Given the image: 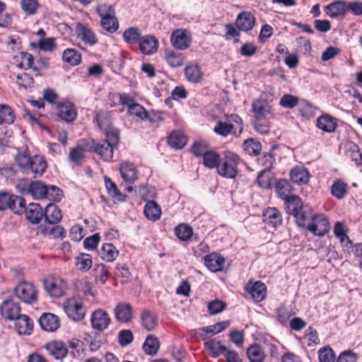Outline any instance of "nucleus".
Instances as JSON below:
<instances>
[{"label":"nucleus","mask_w":362,"mask_h":362,"mask_svg":"<svg viewBox=\"0 0 362 362\" xmlns=\"http://www.w3.org/2000/svg\"><path fill=\"white\" fill-rule=\"evenodd\" d=\"M187 136L180 131H175L170 134L168 137V144L170 146L181 149L187 144Z\"/></svg>","instance_id":"obj_38"},{"label":"nucleus","mask_w":362,"mask_h":362,"mask_svg":"<svg viewBox=\"0 0 362 362\" xmlns=\"http://www.w3.org/2000/svg\"><path fill=\"white\" fill-rule=\"evenodd\" d=\"M119 171L123 180L129 183H133L137 180V170L133 163L124 162L121 163Z\"/></svg>","instance_id":"obj_24"},{"label":"nucleus","mask_w":362,"mask_h":362,"mask_svg":"<svg viewBox=\"0 0 362 362\" xmlns=\"http://www.w3.org/2000/svg\"><path fill=\"white\" fill-rule=\"evenodd\" d=\"M170 42L176 49L185 50L190 47L192 37L185 30L177 29L171 34Z\"/></svg>","instance_id":"obj_7"},{"label":"nucleus","mask_w":362,"mask_h":362,"mask_svg":"<svg viewBox=\"0 0 362 362\" xmlns=\"http://www.w3.org/2000/svg\"><path fill=\"white\" fill-rule=\"evenodd\" d=\"M64 310L67 316L74 321L83 320L86 313V310L81 299L71 298L64 303Z\"/></svg>","instance_id":"obj_5"},{"label":"nucleus","mask_w":362,"mask_h":362,"mask_svg":"<svg viewBox=\"0 0 362 362\" xmlns=\"http://www.w3.org/2000/svg\"><path fill=\"white\" fill-rule=\"evenodd\" d=\"M99 255L103 260L112 262L118 255V251L112 244L105 243L102 246Z\"/></svg>","instance_id":"obj_40"},{"label":"nucleus","mask_w":362,"mask_h":362,"mask_svg":"<svg viewBox=\"0 0 362 362\" xmlns=\"http://www.w3.org/2000/svg\"><path fill=\"white\" fill-rule=\"evenodd\" d=\"M93 264L92 257L88 254L81 253L76 258L77 269L81 272L88 271Z\"/></svg>","instance_id":"obj_47"},{"label":"nucleus","mask_w":362,"mask_h":362,"mask_svg":"<svg viewBox=\"0 0 362 362\" xmlns=\"http://www.w3.org/2000/svg\"><path fill=\"white\" fill-rule=\"evenodd\" d=\"M165 59L170 66L177 68L184 64L185 57L182 53L170 51L166 52Z\"/></svg>","instance_id":"obj_42"},{"label":"nucleus","mask_w":362,"mask_h":362,"mask_svg":"<svg viewBox=\"0 0 362 362\" xmlns=\"http://www.w3.org/2000/svg\"><path fill=\"white\" fill-rule=\"evenodd\" d=\"M243 148L247 154L256 156L259 155L262 151V144L259 141L250 139L244 141Z\"/></svg>","instance_id":"obj_46"},{"label":"nucleus","mask_w":362,"mask_h":362,"mask_svg":"<svg viewBox=\"0 0 362 362\" xmlns=\"http://www.w3.org/2000/svg\"><path fill=\"white\" fill-rule=\"evenodd\" d=\"M204 261L206 267L213 272L221 271L225 263L223 257L216 252L206 255Z\"/></svg>","instance_id":"obj_18"},{"label":"nucleus","mask_w":362,"mask_h":362,"mask_svg":"<svg viewBox=\"0 0 362 362\" xmlns=\"http://www.w3.org/2000/svg\"><path fill=\"white\" fill-rule=\"evenodd\" d=\"M262 218L265 225L272 228H276L282 223L281 214L274 207L267 208L262 214Z\"/></svg>","instance_id":"obj_11"},{"label":"nucleus","mask_w":362,"mask_h":362,"mask_svg":"<svg viewBox=\"0 0 362 362\" xmlns=\"http://www.w3.org/2000/svg\"><path fill=\"white\" fill-rule=\"evenodd\" d=\"M102 27L109 33H113L119 28V22L115 16L101 18Z\"/></svg>","instance_id":"obj_56"},{"label":"nucleus","mask_w":362,"mask_h":362,"mask_svg":"<svg viewBox=\"0 0 362 362\" xmlns=\"http://www.w3.org/2000/svg\"><path fill=\"white\" fill-rule=\"evenodd\" d=\"M348 156L354 161L357 166L361 165L362 163V153L359 146L354 144L351 143L349 146Z\"/></svg>","instance_id":"obj_53"},{"label":"nucleus","mask_w":362,"mask_h":362,"mask_svg":"<svg viewBox=\"0 0 362 362\" xmlns=\"http://www.w3.org/2000/svg\"><path fill=\"white\" fill-rule=\"evenodd\" d=\"M46 222L49 224H57L62 218L60 209L55 204H48L43 212Z\"/></svg>","instance_id":"obj_22"},{"label":"nucleus","mask_w":362,"mask_h":362,"mask_svg":"<svg viewBox=\"0 0 362 362\" xmlns=\"http://www.w3.org/2000/svg\"><path fill=\"white\" fill-rule=\"evenodd\" d=\"M98 13H99L101 18L103 17H111L115 16V8L112 5L107 2L100 4L97 8Z\"/></svg>","instance_id":"obj_63"},{"label":"nucleus","mask_w":362,"mask_h":362,"mask_svg":"<svg viewBox=\"0 0 362 362\" xmlns=\"http://www.w3.org/2000/svg\"><path fill=\"white\" fill-rule=\"evenodd\" d=\"M177 237L182 241H187L191 238L193 230L186 224H180L175 230Z\"/></svg>","instance_id":"obj_54"},{"label":"nucleus","mask_w":362,"mask_h":362,"mask_svg":"<svg viewBox=\"0 0 362 362\" xmlns=\"http://www.w3.org/2000/svg\"><path fill=\"white\" fill-rule=\"evenodd\" d=\"M252 109L254 113V118L270 117L273 112L272 105L263 99L253 101Z\"/></svg>","instance_id":"obj_16"},{"label":"nucleus","mask_w":362,"mask_h":362,"mask_svg":"<svg viewBox=\"0 0 362 362\" xmlns=\"http://www.w3.org/2000/svg\"><path fill=\"white\" fill-rule=\"evenodd\" d=\"M45 291L53 298H60L65 294L66 282L60 276H49L43 281Z\"/></svg>","instance_id":"obj_4"},{"label":"nucleus","mask_w":362,"mask_h":362,"mask_svg":"<svg viewBox=\"0 0 362 362\" xmlns=\"http://www.w3.org/2000/svg\"><path fill=\"white\" fill-rule=\"evenodd\" d=\"M48 186L43 185L41 182H30L25 188H19V192L23 194H30L35 199H42L46 197Z\"/></svg>","instance_id":"obj_9"},{"label":"nucleus","mask_w":362,"mask_h":362,"mask_svg":"<svg viewBox=\"0 0 362 362\" xmlns=\"http://www.w3.org/2000/svg\"><path fill=\"white\" fill-rule=\"evenodd\" d=\"M185 76L191 83H199L203 78V73L197 64H188L185 69Z\"/></svg>","instance_id":"obj_31"},{"label":"nucleus","mask_w":362,"mask_h":362,"mask_svg":"<svg viewBox=\"0 0 362 362\" xmlns=\"http://www.w3.org/2000/svg\"><path fill=\"white\" fill-rule=\"evenodd\" d=\"M247 355L250 362H264L265 358L262 348L257 344L250 346L247 350Z\"/></svg>","instance_id":"obj_44"},{"label":"nucleus","mask_w":362,"mask_h":362,"mask_svg":"<svg viewBox=\"0 0 362 362\" xmlns=\"http://www.w3.org/2000/svg\"><path fill=\"white\" fill-rule=\"evenodd\" d=\"M290 177L295 184L305 185L309 181L310 173L303 166H296L291 170Z\"/></svg>","instance_id":"obj_20"},{"label":"nucleus","mask_w":362,"mask_h":362,"mask_svg":"<svg viewBox=\"0 0 362 362\" xmlns=\"http://www.w3.org/2000/svg\"><path fill=\"white\" fill-rule=\"evenodd\" d=\"M16 296L22 302L31 304L37 300V291L35 286L28 281L20 282L14 289Z\"/></svg>","instance_id":"obj_6"},{"label":"nucleus","mask_w":362,"mask_h":362,"mask_svg":"<svg viewBox=\"0 0 362 362\" xmlns=\"http://www.w3.org/2000/svg\"><path fill=\"white\" fill-rule=\"evenodd\" d=\"M159 348L160 341L154 335H148L143 344L144 351L145 354L150 356L156 355Z\"/></svg>","instance_id":"obj_37"},{"label":"nucleus","mask_w":362,"mask_h":362,"mask_svg":"<svg viewBox=\"0 0 362 362\" xmlns=\"http://www.w3.org/2000/svg\"><path fill=\"white\" fill-rule=\"evenodd\" d=\"M141 52L150 55L154 54L158 49V41L152 35L142 36L139 42Z\"/></svg>","instance_id":"obj_19"},{"label":"nucleus","mask_w":362,"mask_h":362,"mask_svg":"<svg viewBox=\"0 0 362 362\" xmlns=\"http://www.w3.org/2000/svg\"><path fill=\"white\" fill-rule=\"evenodd\" d=\"M27 219L33 224L38 223L43 217V211L40 204L30 203L25 209Z\"/></svg>","instance_id":"obj_27"},{"label":"nucleus","mask_w":362,"mask_h":362,"mask_svg":"<svg viewBox=\"0 0 362 362\" xmlns=\"http://www.w3.org/2000/svg\"><path fill=\"white\" fill-rule=\"evenodd\" d=\"M245 289L255 302H261L265 298L267 295V286L260 281L253 284L248 282L245 285Z\"/></svg>","instance_id":"obj_13"},{"label":"nucleus","mask_w":362,"mask_h":362,"mask_svg":"<svg viewBox=\"0 0 362 362\" xmlns=\"http://www.w3.org/2000/svg\"><path fill=\"white\" fill-rule=\"evenodd\" d=\"M104 181L108 194L113 199L119 202H124L126 200V195L120 192L116 184L108 176H104Z\"/></svg>","instance_id":"obj_35"},{"label":"nucleus","mask_w":362,"mask_h":362,"mask_svg":"<svg viewBox=\"0 0 362 362\" xmlns=\"http://www.w3.org/2000/svg\"><path fill=\"white\" fill-rule=\"evenodd\" d=\"M63 60L73 66L78 65L81 61V56L74 49H66L63 52Z\"/></svg>","instance_id":"obj_50"},{"label":"nucleus","mask_w":362,"mask_h":362,"mask_svg":"<svg viewBox=\"0 0 362 362\" xmlns=\"http://www.w3.org/2000/svg\"><path fill=\"white\" fill-rule=\"evenodd\" d=\"M286 212L293 216L298 226L307 228L314 235H317L316 214L308 206H303L301 199L296 195H291L284 200Z\"/></svg>","instance_id":"obj_1"},{"label":"nucleus","mask_w":362,"mask_h":362,"mask_svg":"<svg viewBox=\"0 0 362 362\" xmlns=\"http://www.w3.org/2000/svg\"><path fill=\"white\" fill-rule=\"evenodd\" d=\"M358 359L357 355L351 350H347L341 352L336 362H356Z\"/></svg>","instance_id":"obj_64"},{"label":"nucleus","mask_w":362,"mask_h":362,"mask_svg":"<svg viewBox=\"0 0 362 362\" xmlns=\"http://www.w3.org/2000/svg\"><path fill=\"white\" fill-rule=\"evenodd\" d=\"M221 162L220 156L214 151H208L203 156V163L204 165L209 168L218 169V166Z\"/></svg>","instance_id":"obj_49"},{"label":"nucleus","mask_w":362,"mask_h":362,"mask_svg":"<svg viewBox=\"0 0 362 362\" xmlns=\"http://www.w3.org/2000/svg\"><path fill=\"white\" fill-rule=\"evenodd\" d=\"M229 325L230 321H222L211 326L201 327L197 329V332H199V336L202 338V339H206V335L208 334H218L226 329Z\"/></svg>","instance_id":"obj_23"},{"label":"nucleus","mask_w":362,"mask_h":362,"mask_svg":"<svg viewBox=\"0 0 362 362\" xmlns=\"http://www.w3.org/2000/svg\"><path fill=\"white\" fill-rule=\"evenodd\" d=\"M255 23V18L248 12H242L236 19V25L240 30L248 31L252 29Z\"/></svg>","instance_id":"obj_25"},{"label":"nucleus","mask_w":362,"mask_h":362,"mask_svg":"<svg viewBox=\"0 0 362 362\" xmlns=\"http://www.w3.org/2000/svg\"><path fill=\"white\" fill-rule=\"evenodd\" d=\"M15 160L19 168L30 170L34 177L42 175L47 166L45 159L40 156L31 157L26 153H20L16 155Z\"/></svg>","instance_id":"obj_2"},{"label":"nucleus","mask_w":362,"mask_h":362,"mask_svg":"<svg viewBox=\"0 0 362 362\" xmlns=\"http://www.w3.org/2000/svg\"><path fill=\"white\" fill-rule=\"evenodd\" d=\"M114 314L117 322L128 323L133 317L132 307L129 303H119L115 308Z\"/></svg>","instance_id":"obj_15"},{"label":"nucleus","mask_w":362,"mask_h":362,"mask_svg":"<svg viewBox=\"0 0 362 362\" xmlns=\"http://www.w3.org/2000/svg\"><path fill=\"white\" fill-rule=\"evenodd\" d=\"M38 322L41 328L46 332H54L60 326L58 316L52 313L42 314Z\"/></svg>","instance_id":"obj_17"},{"label":"nucleus","mask_w":362,"mask_h":362,"mask_svg":"<svg viewBox=\"0 0 362 362\" xmlns=\"http://www.w3.org/2000/svg\"><path fill=\"white\" fill-rule=\"evenodd\" d=\"M42 232L53 238L63 239L65 237V230L60 226L45 227Z\"/></svg>","instance_id":"obj_58"},{"label":"nucleus","mask_w":362,"mask_h":362,"mask_svg":"<svg viewBox=\"0 0 362 362\" xmlns=\"http://www.w3.org/2000/svg\"><path fill=\"white\" fill-rule=\"evenodd\" d=\"M238 162L239 158L236 154L230 151L226 152L218 166V174L228 178H234L238 173Z\"/></svg>","instance_id":"obj_3"},{"label":"nucleus","mask_w":362,"mask_h":362,"mask_svg":"<svg viewBox=\"0 0 362 362\" xmlns=\"http://www.w3.org/2000/svg\"><path fill=\"white\" fill-rule=\"evenodd\" d=\"M90 321L93 329L103 331L109 327L110 318L105 310L99 309L92 313Z\"/></svg>","instance_id":"obj_12"},{"label":"nucleus","mask_w":362,"mask_h":362,"mask_svg":"<svg viewBox=\"0 0 362 362\" xmlns=\"http://www.w3.org/2000/svg\"><path fill=\"white\" fill-rule=\"evenodd\" d=\"M347 230L344 225L337 221L334 227V233L335 236L339 240L340 243L343 247L349 248L351 247V240L346 235Z\"/></svg>","instance_id":"obj_32"},{"label":"nucleus","mask_w":362,"mask_h":362,"mask_svg":"<svg viewBox=\"0 0 362 362\" xmlns=\"http://www.w3.org/2000/svg\"><path fill=\"white\" fill-rule=\"evenodd\" d=\"M318 360L320 362H334L336 355L330 346H325L318 351Z\"/></svg>","instance_id":"obj_55"},{"label":"nucleus","mask_w":362,"mask_h":362,"mask_svg":"<svg viewBox=\"0 0 362 362\" xmlns=\"http://www.w3.org/2000/svg\"><path fill=\"white\" fill-rule=\"evenodd\" d=\"M63 191L54 185H49L46 197L49 200L59 202L63 197Z\"/></svg>","instance_id":"obj_62"},{"label":"nucleus","mask_w":362,"mask_h":362,"mask_svg":"<svg viewBox=\"0 0 362 362\" xmlns=\"http://www.w3.org/2000/svg\"><path fill=\"white\" fill-rule=\"evenodd\" d=\"M16 209V196L8 192H0V211Z\"/></svg>","instance_id":"obj_39"},{"label":"nucleus","mask_w":362,"mask_h":362,"mask_svg":"<svg viewBox=\"0 0 362 362\" xmlns=\"http://www.w3.org/2000/svg\"><path fill=\"white\" fill-rule=\"evenodd\" d=\"M205 347L212 357H218L226 351V347L220 341L210 339L204 343Z\"/></svg>","instance_id":"obj_36"},{"label":"nucleus","mask_w":362,"mask_h":362,"mask_svg":"<svg viewBox=\"0 0 362 362\" xmlns=\"http://www.w3.org/2000/svg\"><path fill=\"white\" fill-rule=\"evenodd\" d=\"M57 109L58 116L67 122H73L77 117L75 105L70 102L59 103Z\"/></svg>","instance_id":"obj_14"},{"label":"nucleus","mask_w":362,"mask_h":362,"mask_svg":"<svg viewBox=\"0 0 362 362\" xmlns=\"http://www.w3.org/2000/svg\"><path fill=\"white\" fill-rule=\"evenodd\" d=\"M257 182L262 188H270L272 185V174L268 170H262L257 177Z\"/></svg>","instance_id":"obj_60"},{"label":"nucleus","mask_w":362,"mask_h":362,"mask_svg":"<svg viewBox=\"0 0 362 362\" xmlns=\"http://www.w3.org/2000/svg\"><path fill=\"white\" fill-rule=\"evenodd\" d=\"M95 119L100 129L104 132L112 128V121L107 112L99 111L96 113Z\"/></svg>","instance_id":"obj_51"},{"label":"nucleus","mask_w":362,"mask_h":362,"mask_svg":"<svg viewBox=\"0 0 362 362\" xmlns=\"http://www.w3.org/2000/svg\"><path fill=\"white\" fill-rule=\"evenodd\" d=\"M346 1H332L325 8L327 15L332 18L344 16L348 9Z\"/></svg>","instance_id":"obj_33"},{"label":"nucleus","mask_w":362,"mask_h":362,"mask_svg":"<svg viewBox=\"0 0 362 362\" xmlns=\"http://www.w3.org/2000/svg\"><path fill=\"white\" fill-rule=\"evenodd\" d=\"M14 119L15 115L11 107L7 105H0V124H12Z\"/></svg>","instance_id":"obj_52"},{"label":"nucleus","mask_w":362,"mask_h":362,"mask_svg":"<svg viewBox=\"0 0 362 362\" xmlns=\"http://www.w3.org/2000/svg\"><path fill=\"white\" fill-rule=\"evenodd\" d=\"M348 185L344 180L337 179L333 182L330 192L334 197L341 200L346 197L348 194Z\"/></svg>","instance_id":"obj_30"},{"label":"nucleus","mask_w":362,"mask_h":362,"mask_svg":"<svg viewBox=\"0 0 362 362\" xmlns=\"http://www.w3.org/2000/svg\"><path fill=\"white\" fill-rule=\"evenodd\" d=\"M115 147L112 146L108 142L102 141V143L96 144L94 146V151L100 156L101 159L105 161H110L113 156V149Z\"/></svg>","instance_id":"obj_28"},{"label":"nucleus","mask_w":362,"mask_h":362,"mask_svg":"<svg viewBox=\"0 0 362 362\" xmlns=\"http://www.w3.org/2000/svg\"><path fill=\"white\" fill-rule=\"evenodd\" d=\"M93 272L96 280L99 279L103 284L106 282L110 273L105 264H98L95 265Z\"/></svg>","instance_id":"obj_57"},{"label":"nucleus","mask_w":362,"mask_h":362,"mask_svg":"<svg viewBox=\"0 0 362 362\" xmlns=\"http://www.w3.org/2000/svg\"><path fill=\"white\" fill-rule=\"evenodd\" d=\"M15 320L19 334H30L31 333L33 329V323L28 316L20 314Z\"/></svg>","instance_id":"obj_29"},{"label":"nucleus","mask_w":362,"mask_h":362,"mask_svg":"<svg viewBox=\"0 0 362 362\" xmlns=\"http://www.w3.org/2000/svg\"><path fill=\"white\" fill-rule=\"evenodd\" d=\"M106 139L103 141L108 142L114 147H117L119 141V132L116 128H111L105 132Z\"/></svg>","instance_id":"obj_59"},{"label":"nucleus","mask_w":362,"mask_h":362,"mask_svg":"<svg viewBox=\"0 0 362 362\" xmlns=\"http://www.w3.org/2000/svg\"><path fill=\"white\" fill-rule=\"evenodd\" d=\"M134 339V334L130 329H122L118 333V342L122 346L131 344Z\"/></svg>","instance_id":"obj_61"},{"label":"nucleus","mask_w":362,"mask_h":362,"mask_svg":"<svg viewBox=\"0 0 362 362\" xmlns=\"http://www.w3.org/2000/svg\"><path fill=\"white\" fill-rule=\"evenodd\" d=\"M21 308L13 299H7L2 302L0 306L1 316L9 320H15L20 315Z\"/></svg>","instance_id":"obj_10"},{"label":"nucleus","mask_w":362,"mask_h":362,"mask_svg":"<svg viewBox=\"0 0 362 362\" xmlns=\"http://www.w3.org/2000/svg\"><path fill=\"white\" fill-rule=\"evenodd\" d=\"M45 348L48 353L56 359H62L67 354V349L61 341H50L46 344Z\"/></svg>","instance_id":"obj_26"},{"label":"nucleus","mask_w":362,"mask_h":362,"mask_svg":"<svg viewBox=\"0 0 362 362\" xmlns=\"http://www.w3.org/2000/svg\"><path fill=\"white\" fill-rule=\"evenodd\" d=\"M76 36L85 45L93 46L98 42V38L95 33L88 26L81 23L76 25Z\"/></svg>","instance_id":"obj_8"},{"label":"nucleus","mask_w":362,"mask_h":362,"mask_svg":"<svg viewBox=\"0 0 362 362\" xmlns=\"http://www.w3.org/2000/svg\"><path fill=\"white\" fill-rule=\"evenodd\" d=\"M141 33L138 28L131 27L123 33L124 40L130 45H134L139 42L141 37Z\"/></svg>","instance_id":"obj_45"},{"label":"nucleus","mask_w":362,"mask_h":362,"mask_svg":"<svg viewBox=\"0 0 362 362\" xmlns=\"http://www.w3.org/2000/svg\"><path fill=\"white\" fill-rule=\"evenodd\" d=\"M142 327L148 330H153L158 325V317L156 315L149 310H144L141 315Z\"/></svg>","instance_id":"obj_34"},{"label":"nucleus","mask_w":362,"mask_h":362,"mask_svg":"<svg viewBox=\"0 0 362 362\" xmlns=\"http://www.w3.org/2000/svg\"><path fill=\"white\" fill-rule=\"evenodd\" d=\"M337 127V120L335 117L328 114H323L318 117V129L323 132L332 133L335 132Z\"/></svg>","instance_id":"obj_21"},{"label":"nucleus","mask_w":362,"mask_h":362,"mask_svg":"<svg viewBox=\"0 0 362 362\" xmlns=\"http://www.w3.org/2000/svg\"><path fill=\"white\" fill-rule=\"evenodd\" d=\"M275 191L281 199L285 200L291 196L292 187L288 180L283 179L276 182Z\"/></svg>","instance_id":"obj_41"},{"label":"nucleus","mask_w":362,"mask_h":362,"mask_svg":"<svg viewBox=\"0 0 362 362\" xmlns=\"http://www.w3.org/2000/svg\"><path fill=\"white\" fill-rule=\"evenodd\" d=\"M270 117L254 118L252 125L255 129L261 134H267L270 129Z\"/></svg>","instance_id":"obj_48"},{"label":"nucleus","mask_w":362,"mask_h":362,"mask_svg":"<svg viewBox=\"0 0 362 362\" xmlns=\"http://www.w3.org/2000/svg\"><path fill=\"white\" fill-rule=\"evenodd\" d=\"M144 214L148 220L156 221L159 219L161 211L155 202L149 201L145 205Z\"/></svg>","instance_id":"obj_43"}]
</instances>
